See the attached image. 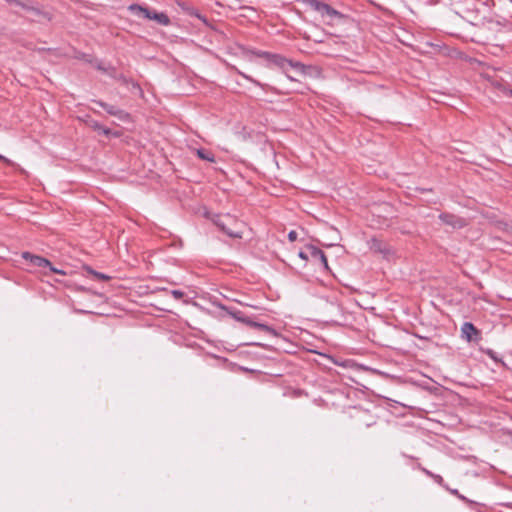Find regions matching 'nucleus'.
<instances>
[{"label":"nucleus","instance_id":"nucleus-1","mask_svg":"<svg viewBox=\"0 0 512 512\" xmlns=\"http://www.w3.org/2000/svg\"><path fill=\"white\" fill-rule=\"evenodd\" d=\"M215 224L229 237L242 238L246 225L237 218L227 214L219 216L215 220Z\"/></svg>","mask_w":512,"mask_h":512},{"label":"nucleus","instance_id":"nucleus-2","mask_svg":"<svg viewBox=\"0 0 512 512\" xmlns=\"http://www.w3.org/2000/svg\"><path fill=\"white\" fill-rule=\"evenodd\" d=\"M312 6L319 13L322 20L328 25H334L338 20L341 19V14L327 4L313 1Z\"/></svg>","mask_w":512,"mask_h":512},{"label":"nucleus","instance_id":"nucleus-3","mask_svg":"<svg viewBox=\"0 0 512 512\" xmlns=\"http://www.w3.org/2000/svg\"><path fill=\"white\" fill-rule=\"evenodd\" d=\"M129 9H130V11H132L137 16L144 17V18H147V19L156 20L158 23H160L162 25H168L169 22H170L169 18H168V16L166 14L151 12L148 9L143 8V7H141L139 5H136V4L131 5L129 7Z\"/></svg>","mask_w":512,"mask_h":512},{"label":"nucleus","instance_id":"nucleus-4","mask_svg":"<svg viewBox=\"0 0 512 512\" xmlns=\"http://www.w3.org/2000/svg\"><path fill=\"white\" fill-rule=\"evenodd\" d=\"M275 64H277L283 71L288 75L289 78L292 79V76L288 74L289 70H295L298 73H304L303 66L300 63H294L288 59L282 58L280 56H273Z\"/></svg>","mask_w":512,"mask_h":512},{"label":"nucleus","instance_id":"nucleus-5","mask_svg":"<svg viewBox=\"0 0 512 512\" xmlns=\"http://www.w3.org/2000/svg\"><path fill=\"white\" fill-rule=\"evenodd\" d=\"M462 338L466 341H479L481 339L480 331L470 322H466L461 327Z\"/></svg>","mask_w":512,"mask_h":512},{"label":"nucleus","instance_id":"nucleus-6","mask_svg":"<svg viewBox=\"0 0 512 512\" xmlns=\"http://www.w3.org/2000/svg\"><path fill=\"white\" fill-rule=\"evenodd\" d=\"M307 250L309 252L310 259H312L315 264L322 265L326 270L329 269L328 261L323 251L315 246H307Z\"/></svg>","mask_w":512,"mask_h":512},{"label":"nucleus","instance_id":"nucleus-7","mask_svg":"<svg viewBox=\"0 0 512 512\" xmlns=\"http://www.w3.org/2000/svg\"><path fill=\"white\" fill-rule=\"evenodd\" d=\"M23 258L26 260H29L32 265L37 266V267H43V268L51 267V263L49 260H47L43 257H40V256L32 255L29 252L23 253Z\"/></svg>","mask_w":512,"mask_h":512},{"label":"nucleus","instance_id":"nucleus-8","mask_svg":"<svg viewBox=\"0 0 512 512\" xmlns=\"http://www.w3.org/2000/svg\"><path fill=\"white\" fill-rule=\"evenodd\" d=\"M440 219L443 223L451 225L453 227H462L464 225V221L454 215L450 214H441Z\"/></svg>","mask_w":512,"mask_h":512},{"label":"nucleus","instance_id":"nucleus-9","mask_svg":"<svg viewBox=\"0 0 512 512\" xmlns=\"http://www.w3.org/2000/svg\"><path fill=\"white\" fill-rule=\"evenodd\" d=\"M104 108L107 111V113H109L110 115L118 117L122 121L130 120V115L127 112L123 111V110L117 109L114 106H109V105L104 106Z\"/></svg>","mask_w":512,"mask_h":512},{"label":"nucleus","instance_id":"nucleus-10","mask_svg":"<svg viewBox=\"0 0 512 512\" xmlns=\"http://www.w3.org/2000/svg\"><path fill=\"white\" fill-rule=\"evenodd\" d=\"M196 154L197 156L202 159V160H205V161H209V162H215V158H214V155L213 153H211L210 151L208 150H205V149H197L196 150Z\"/></svg>","mask_w":512,"mask_h":512},{"label":"nucleus","instance_id":"nucleus-11","mask_svg":"<svg viewBox=\"0 0 512 512\" xmlns=\"http://www.w3.org/2000/svg\"><path fill=\"white\" fill-rule=\"evenodd\" d=\"M94 129L99 131L100 133L106 135V136H109V135H113L115 137H120L121 136V133H119V132H111L110 129H108L106 127H103L101 125H98V124L94 125Z\"/></svg>","mask_w":512,"mask_h":512},{"label":"nucleus","instance_id":"nucleus-12","mask_svg":"<svg viewBox=\"0 0 512 512\" xmlns=\"http://www.w3.org/2000/svg\"><path fill=\"white\" fill-rule=\"evenodd\" d=\"M87 271L97 280L108 281L110 279V276L96 272V271L92 270L91 268H87Z\"/></svg>","mask_w":512,"mask_h":512},{"label":"nucleus","instance_id":"nucleus-13","mask_svg":"<svg viewBox=\"0 0 512 512\" xmlns=\"http://www.w3.org/2000/svg\"><path fill=\"white\" fill-rule=\"evenodd\" d=\"M377 244H378V246H377V250H378L380 253H383L385 256H390V255H393V254H394L393 250H392L390 247H388V246H386V245H383V246H382L380 243H377Z\"/></svg>","mask_w":512,"mask_h":512},{"label":"nucleus","instance_id":"nucleus-14","mask_svg":"<svg viewBox=\"0 0 512 512\" xmlns=\"http://www.w3.org/2000/svg\"><path fill=\"white\" fill-rule=\"evenodd\" d=\"M377 244H378V246H377V250H378L380 253H383L385 256H390V255H393V254H394L393 250H392L390 247H388V246H386V245H383V246H382L380 243H377Z\"/></svg>","mask_w":512,"mask_h":512},{"label":"nucleus","instance_id":"nucleus-15","mask_svg":"<svg viewBox=\"0 0 512 512\" xmlns=\"http://www.w3.org/2000/svg\"><path fill=\"white\" fill-rule=\"evenodd\" d=\"M377 244H378V246H377V250H378L380 253H383L385 256H390V255H393V254H394L393 250H392L390 247H388V246H386V245H383V246H382L380 243H377Z\"/></svg>","mask_w":512,"mask_h":512},{"label":"nucleus","instance_id":"nucleus-16","mask_svg":"<svg viewBox=\"0 0 512 512\" xmlns=\"http://www.w3.org/2000/svg\"><path fill=\"white\" fill-rule=\"evenodd\" d=\"M253 328H256V329H258L260 331H264V332H267V333H270V334H275L274 330L272 328H270L269 326L265 325V324L253 323Z\"/></svg>","mask_w":512,"mask_h":512},{"label":"nucleus","instance_id":"nucleus-17","mask_svg":"<svg viewBox=\"0 0 512 512\" xmlns=\"http://www.w3.org/2000/svg\"><path fill=\"white\" fill-rule=\"evenodd\" d=\"M299 258L302 259L304 261V263L310 259V255H309V252L308 250L306 249V251H300L299 254H298Z\"/></svg>","mask_w":512,"mask_h":512},{"label":"nucleus","instance_id":"nucleus-18","mask_svg":"<svg viewBox=\"0 0 512 512\" xmlns=\"http://www.w3.org/2000/svg\"><path fill=\"white\" fill-rule=\"evenodd\" d=\"M288 238L291 242H294L297 239V232L296 231H290L288 234Z\"/></svg>","mask_w":512,"mask_h":512},{"label":"nucleus","instance_id":"nucleus-19","mask_svg":"<svg viewBox=\"0 0 512 512\" xmlns=\"http://www.w3.org/2000/svg\"><path fill=\"white\" fill-rule=\"evenodd\" d=\"M172 295L176 298V299H181L183 296H184V293L179 291V290H173L172 291Z\"/></svg>","mask_w":512,"mask_h":512},{"label":"nucleus","instance_id":"nucleus-20","mask_svg":"<svg viewBox=\"0 0 512 512\" xmlns=\"http://www.w3.org/2000/svg\"><path fill=\"white\" fill-rule=\"evenodd\" d=\"M48 268L50 269V271H52V272H54V273L61 274V275H64V274H65V272H64V271H62V270H60V269H56V268H54L52 265H51V267H48Z\"/></svg>","mask_w":512,"mask_h":512},{"label":"nucleus","instance_id":"nucleus-21","mask_svg":"<svg viewBox=\"0 0 512 512\" xmlns=\"http://www.w3.org/2000/svg\"><path fill=\"white\" fill-rule=\"evenodd\" d=\"M239 320H241L242 322L246 323L250 327H253V323H254L253 321L248 320V319H244V318H239Z\"/></svg>","mask_w":512,"mask_h":512},{"label":"nucleus","instance_id":"nucleus-22","mask_svg":"<svg viewBox=\"0 0 512 512\" xmlns=\"http://www.w3.org/2000/svg\"><path fill=\"white\" fill-rule=\"evenodd\" d=\"M0 160H2L6 164H12L11 160H9L8 158H6L3 155H0Z\"/></svg>","mask_w":512,"mask_h":512},{"label":"nucleus","instance_id":"nucleus-23","mask_svg":"<svg viewBox=\"0 0 512 512\" xmlns=\"http://www.w3.org/2000/svg\"><path fill=\"white\" fill-rule=\"evenodd\" d=\"M503 92L507 96H512V90L503 89Z\"/></svg>","mask_w":512,"mask_h":512}]
</instances>
